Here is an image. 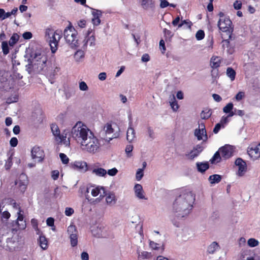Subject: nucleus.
Returning a JSON list of instances; mask_svg holds the SVG:
<instances>
[{
  "mask_svg": "<svg viewBox=\"0 0 260 260\" xmlns=\"http://www.w3.org/2000/svg\"><path fill=\"white\" fill-rule=\"evenodd\" d=\"M194 200L195 196L191 192L182 193L176 199L173 205L174 216L172 219L174 226H182V220L190 213Z\"/></svg>",
  "mask_w": 260,
  "mask_h": 260,
  "instance_id": "obj_1",
  "label": "nucleus"
},
{
  "mask_svg": "<svg viewBox=\"0 0 260 260\" xmlns=\"http://www.w3.org/2000/svg\"><path fill=\"white\" fill-rule=\"evenodd\" d=\"M28 61L29 63L26 67L29 69H36L38 71H44L49 64L47 63V57L45 53L39 50L31 52Z\"/></svg>",
  "mask_w": 260,
  "mask_h": 260,
  "instance_id": "obj_2",
  "label": "nucleus"
},
{
  "mask_svg": "<svg viewBox=\"0 0 260 260\" xmlns=\"http://www.w3.org/2000/svg\"><path fill=\"white\" fill-rule=\"evenodd\" d=\"M93 132L82 121H78L71 129V136L80 145Z\"/></svg>",
  "mask_w": 260,
  "mask_h": 260,
  "instance_id": "obj_3",
  "label": "nucleus"
},
{
  "mask_svg": "<svg viewBox=\"0 0 260 260\" xmlns=\"http://www.w3.org/2000/svg\"><path fill=\"white\" fill-rule=\"evenodd\" d=\"M45 37L49 43L52 52L55 53L57 49L58 42L62 37L61 31L47 28L45 29Z\"/></svg>",
  "mask_w": 260,
  "mask_h": 260,
  "instance_id": "obj_4",
  "label": "nucleus"
},
{
  "mask_svg": "<svg viewBox=\"0 0 260 260\" xmlns=\"http://www.w3.org/2000/svg\"><path fill=\"white\" fill-rule=\"evenodd\" d=\"M77 35V31L71 23L64 30L63 36L65 41L72 48L79 46Z\"/></svg>",
  "mask_w": 260,
  "mask_h": 260,
  "instance_id": "obj_5",
  "label": "nucleus"
},
{
  "mask_svg": "<svg viewBox=\"0 0 260 260\" xmlns=\"http://www.w3.org/2000/svg\"><path fill=\"white\" fill-rule=\"evenodd\" d=\"M80 146L83 150L94 153L99 150L101 145L99 140L92 133L80 144Z\"/></svg>",
  "mask_w": 260,
  "mask_h": 260,
  "instance_id": "obj_6",
  "label": "nucleus"
},
{
  "mask_svg": "<svg viewBox=\"0 0 260 260\" xmlns=\"http://www.w3.org/2000/svg\"><path fill=\"white\" fill-rule=\"evenodd\" d=\"M120 129L115 123H107L104 126L103 138L107 142H110L119 135Z\"/></svg>",
  "mask_w": 260,
  "mask_h": 260,
  "instance_id": "obj_7",
  "label": "nucleus"
},
{
  "mask_svg": "<svg viewBox=\"0 0 260 260\" xmlns=\"http://www.w3.org/2000/svg\"><path fill=\"white\" fill-rule=\"evenodd\" d=\"M93 29L88 28L85 34L84 38L81 43V48L86 50L87 46L94 47L96 44V39Z\"/></svg>",
  "mask_w": 260,
  "mask_h": 260,
  "instance_id": "obj_8",
  "label": "nucleus"
},
{
  "mask_svg": "<svg viewBox=\"0 0 260 260\" xmlns=\"http://www.w3.org/2000/svg\"><path fill=\"white\" fill-rule=\"evenodd\" d=\"M218 16L219 18L217 25L219 29L223 32L230 31L232 22L230 18L222 12H220Z\"/></svg>",
  "mask_w": 260,
  "mask_h": 260,
  "instance_id": "obj_9",
  "label": "nucleus"
},
{
  "mask_svg": "<svg viewBox=\"0 0 260 260\" xmlns=\"http://www.w3.org/2000/svg\"><path fill=\"white\" fill-rule=\"evenodd\" d=\"M51 128L52 134L57 142L64 145L66 146L70 145L69 138L67 137L66 135L65 136L60 135L59 127L56 124H52Z\"/></svg>",
  "mask_w": 260,
  "mask_h": 260,
  "instance_id": "obj_10",
  "label": "nucleus"
},
{
  "mask_svg": "<svg viewBox=\"0 0 260 260\" xmlns=\"http://www.w3.org/2000/svg\"><path fill=\"white\" fill-rule=\"evenodd\" d=\"M67 233L70 240L71 245L75 247L78 244V231L73 224H71L68 227Z\"/></svg>",
  "mask_w": 260,
  "mask_h": 260,
  "instance_id": "obj_11",
  "label": "nucleus"
},
{
  "mask_svg": "<svg viewBox=\"0 0 260 260\" xmlns=\"http://www.w3.org/2000/svg\"><path fill=\"white\" fill-rule=\"evenodd\" d=\"M194 135L199 141H206L207 140L208 136L204 123H199L198 128L194 131Z\"/></svg>",
  "mask_w": 260,
  "mask_h": 260,
  "instance_id": "obj_12",
  "label": "nucleus"
},
{
  "mask_svg": "<svg viewBox=\"0 0 260 260\" xmlns=\"http://www.w3.org/2000/svg\"><path fill=\"white\" fill-rule=\"evenodd\" d=\"M237 167L236 175L239 177L243 176L247 172V165L246 162L241 158H238L235 162Z\"/></svg>",
  "mask_w": 260,
  "mask_h": 260,
  "instance_id": "obj_13",
  "label": "nucleus"
},
{
  "mask_svg": "<svg viewBox=\"0 0 260 260\" xmlns=\"http://www.w3.org/2000/svg\"><path fill=\"white\" fill-rule=\"evenodd\" d=\"M92 234L98 238H107L110 236L107 229L103 226L93 227L91 230Z\"/></svg>",
  "mask_w": 260,
  "mask_h": 260,
  "instance_id": "obj_14",
  "label": "nucleus"
},
{
  "mask_svg": "<svg viewBox=\"0 0 260 260\" xmlns=\"http://www.w3.org/2000/svg\"><path fill=\"white\" fill-rule=\"evenodd\" d=\"M92 15L91 22L94 26L99 25L101 23V18L103 12L100 10L90 8Z\"/></svg>",
  "mask_w": 260,
  "mask_h": 260,
  "instance_id": "obj_15",
  "label": "nucleus"
},
{
  "mask_svg": "<svg viewBox=\"0 0 260 260\" xmlns=\"http://www.w3.org/2000/svg\"><path fill=\"white\" fill-rule=\"evenodd\" d=\"M247 152L253 160L260 157V143L257 145H252L248 147Z\"/></svg>",
  "mask_w": 260,
  "mask_h": 260,
  "instance_id": "obj_16",
  "label": "nucleus"
},
{
  "mask_svg": "<svg viewBox=\"0 0 260 260\" xmlns=\"http://www.w3.org/2000/svg\"><path fill=\"white\" fill-rule=\"evenodd\" d=\"M31 153L32 158L38 162L42 161L45 156L44 151L41 147L37 146H35L32 148Z\"/></svg>",
  "mask_w": 260,
  "mask_h": 260,
  "instance_id": "obj_17",
  "label": "nucleus"
},
{
  "mask_svg": "<svg viewBox=\"0 0 260 260\" xmlns=\"http://www.w3.org/2000/svg\"><path fill=\"white\" fill-rule=\"evenodd\" d=\"M219 149L221 157L225 159L229 158L233 155L234 148L231 145H225Z\"/></svg>",
  "mask_w": 260,
  "mask_h": 260,
  "instance_id": "obj_18",
  "label": "nucleus"
},
{
  "mask_svg": "<svg viewBox=\"0 0 260 260\" xmlns=\"http://www.w3.org/2000/svg\"><path fill=\"white\" fill-rule=\"evenodd\" d=\"M89 191L91 195L94 197L99 196L100 198H103L105 196L106 190L103 186H92L90 188L88 189L87 191L89 192Z\"/></svg>",
  "mask_w": 260,
  "mask_h": 260,
  "instance_id": "obj_19",
  "label": "nucleus"
},
{
  "mask_svg": "<svg viewBox=\"0 0 260 260\" xmlns=\"http://www.w3.org/2000/svg\"><path fill=\"white\" fill-rule=\"evenodd\" d=\"M70 166L72 169L84 173L88 170L87 164L84 161H75L71 162Z\"/></svg>",
  "mask_w": 260,
  "mask_h": 260,
  "instance_id": "obj_20",
  "label": "nucleus"
},
{
  "mask_svg": "<svg viewBox=\"0 0 260 260\" xmlns=\"http://www.w3.org/2000/svg\"><path fill=\"white\" fill-rule=\"evenodd\" d=\"M44 71L50 77H53L59 72L60 68L55 63H50L49 67H46Z\"/></svg>",
  "mask_w": 260,
  "mask_h": 260,
  "instance_id": "obj_21",
  "label": "nucleus"
},
{
  "mask_svg": "<svg viewBox=\"0 0 260 260\" xmlns=\"http://www.w3.org/2000/svg\"><path fill=\"white\" fill-rule=\"evenodd\" d=\"M99 163L94 164L91 168L92 174L99 177L105 178L107 176V171L101 167H100Z\"/></svg>",
  "mask_w": 260,
  "mask_h": 260,
  "instance_id": "obj_22",
  "label": "nucleus"
},
{
  "mask_svg": "<svg viewBox=\"0 0 260 260\" xmlns=\"http://www.w3.org/2000/svg\"><path fill=\"white\" fill-rule=\"evenodd\" d=\"M134 190L135 196L139 200H147V198L145 195L142 186L140 184H136L134 187Z\"/></svg>",
  "mask_w": 260,
  "mask_h": 260,
  "instance_id": "obj_23",
  "label": "nucleus"
},
{
  "mask_svg": "<svg viewBox=\"0 0 260 260\" xmlns=\"http://www.w3.org/2000/svg\"><path fill=\"white\" fill-rule=\"evenodd\" d=\"M203 147L201 146L198 145L195 146L189 152L186 154V156L188 159L192 160L195 157H197L203 151Z\"/></svg>",
  "mask_w": 260,
  "mask_h": 260,
  "instance_id": "obj_24",
  "label": "nucleus"
},
{
  "mask_svg": "<svg viewBox=\"0 0 260 260\" xmlns=\"http://www.w3.org/2000/svg\"><path fill=\"white\" fill-rule=\"evenodd\" d=\"M18 217L17 218V224L19 230H24L26 228V222L24 220V216L23 214V211L19 209L17 212Z\"/></svg>",
  "mask_w": 260,
  "mask_h": 260,
  "instance_id": "obj_25",
  "label": "nucleus"
},
{
  "mask_svg": "<svg viewBox=\"0 0 260 260\" xmlns=\"http://www.w3.org/2000/svg\"><path fill=\"white\" fill-rule=\"evenodd\" d=\"M20 178L21 180L16 181L15 184L19 187L21 192H24L27 184V176L22 174L20 176Z\"/></svg>",
  "mask_w": 260,
  "mask_h": 260,
  "instance_id": "obj_26",
  "label": "nucleus"
},
{
  "mask_svg": "<svg viewBox=\"0 0 260 260\" xmlns=\"http://www.w3.org/2000/svg\"><path fill=\"white\" fill-rule=\"evenodd\" d=\"M105 196L106 197V202L108 205L112 206L116 204L117 199L115 193L109 192L107 194L105 193Z\"/></svg>",
  "mask_w": 260,
  "mask_h": 260,
  "instance_id": "obj_27",
  "label": "nucleus"
},
{
  "mask_svg": "<svg viewBox=\"0 0 260 260\" xmlns=\"http://www.w3.org/2000/svg\"><path fill=\"white\" fill-rule=\"evenodd\" d=\"M141 7L145 10H153L155 3L153 0H138Z\"/></svg>",
  "mask_w": 260,
  "mask_h": 260,
  "instance_id": "obj_28",
  "label": "nucleus"
},
{
  "mask_svg": "<svg viewBox=\"0 0 260 260\" xmlns=\"http://www.w3.org/2000/svg\"><path fill=\"white\" fill-rule=\"evenodd\" d=\"M136 138V132L134 128L133 127V126H128L126 132V139L127 140L132 143L134 142Z\"/></svg>",
  "mask_w": 260,
  "mask_h": 260,
  "instance_id": "obj_29",
  "label": "nucleus"
},
{
  "mask_svg": "<svg viewBox=\"0 0 260 260\" xmlns=\"http://www.w3.org/2000/svg\"><path fill=\"white\" fill-rule=\"evenodd\" d=\"M138 257L140 259H150L152 257V255L151 252L145 251H138Z\"/></svg>",
  "mask_w": 260,
  "mask_h": 260,
  "instance_id": "obj_30",
  "label": "nucleus"
},
{
  "mask_svg": "<svg viewBox=\"0 0 260 260\" xmlns=\"http://www.w3.org/2000/svg\"><path fill=\"white\" fill-rule=\"evenodd\" d=\"M86 50H78L74 54V59L77 62H80L83 60L85 56V51Z\"/></svg>",
  "mask_w": 260,
  "mask_h": 260,
  "instance_id": "obj_31",
  "label": "nucleus"
},
{
  "mask_svg": "<svg viewBox=\"0 0 260 260\" xmlns=\"http://www.w3.org/2000/svg\"><path fill=\"white\" fill-rule=\"evenodd\" d=\"M221 63V58L220 57L213 56L210 59V66L213 69L218 68Z\"/></svg>",
  "mask_w": 260,
  "mask_h": 260,
  "instance_id": "obj_32",
  "label": "nucleus"
},
{
  "mask_svg": "<svg viewBox=\"0 0 260 260\" xmlns=\"http://www.w3.org/2000/svg\"><path fill=\"white\" fill-rule=\"evenodd\" d=\"M220 248L219 245L216 242H212L208 247L207 252L209 254H213Z\"/></svg>",
  "mask_w": 260,
  "mask_h": 260,
  "instance_id": "obj_33",
  "label": "nucleus"
},
{
  "mask_svg": "<svg viewBox=\"0 0 260 260\" xmlns=\"http://www.w3.org/2000/svg\"><path fill=\"white\" fill-rule=\"evenodd\" d=\"M38 243L40 246L43 250H46L48 248V241L46 238L43 235H40L38 240Z\"/></svg>",
  "mask_w": 260,
  "mask_h": 260,
  "instance_id": "obj_34",
  "label": "nucleus"
},
{
  "mask_svg": "<svg viewBox=\"0 0 260 260\" xmlns=\"http://www.w3.org/2000/svg\"><path fill=\"white\" fill-rule=\"evenodd\" d=\"M222 47L225 49L226 48V52L232 54L234 52V48L233 47L231 46L230 42L229 40H224L222 41Z\"/></svg>",
  "mask_w": 260,
  "mask_h": 260,
  "instance_id": "obj_35",
  "label": "nucleus"
},
{
  "mask_svg": "<svg viewBox=\"0 0 260 260\" xmlns=\"http://www.w3.org/2000/svg\"><path fill=\"white\" fill-rule=\"evenodd\" d=\"M197 168L198 171L200 172L203 173L209 168V164L207 162H197Z\"/></svg>",
  "mask_w": 260,
  "mask_h": 260,
  "instance_id": "obj_36",
  "label": "nucleus"
},
{
  "mask_svg": "<svg viewBox=\"0 0 260 260\" xmlns=\"http://www.w3.org/2000/svg\"><path fill=\"white\" fill-rule=\"evenodd\" d=\"M211 184H215L219 182L221 180V176L218 174H214L209 176L208 179Z\"/></svg>",
  "mask_w": 260,
  "mask_h": 260,
  "instance_id": "obj_37",
  "label": "nucleus"
},
{
  "mask_svg": "<svg viewBox=\"0 0 260 260\" xmlns=\"http://www.w3.org/2000/svg\"><path fill=\"white\" fill-rule=\"evenodd\" d=\"M192 24L189 20H181L180 23L178 24V28L184 27L186 28H190Z\"/></svg>",
  "mask_w": 260,
  "mask_h": 260,
  "instance_id": "obj_38",
  "label": "nucleus"
},
{
  "mask_svg": "<svg viewBox=\"0 0 260 260\" xmlns=\"http://www.w3.org/2000/svg\"><path fill=\"white\" fill-rule=\"evenodd\" d=\"M19 39V36L17 34L15 33L13 34L9 41V45L13 46L18 42Z\"/></svg>",
  "mask_w": 260,
  "mask_h": 260,
  "instance_id": "obj_39",
  "label": "nucleus"
},
{
  "mask_svg": "<svg viewBox=\"0 0 260 260\" xmlns=\"http://www.w3.org/2000/svg\"><path fill=\"white\" fill-rule=\"evenodd\" d=\"M226 73V75L230 78L231 81L235 80L236 72L232 68H228Z\"/></svg>",
  "mask_w": 260,
  "mask_h": 260,
  "instance_id": "obj_40",
  "label": "nucleus"
},
{
  "mask_svg": "<svg viewBox=\"0 0 260 260\" xmlns=\"http://www.w3.org/2000/svg\"><path fill=\"white\" fill-rule=\"evenodd\" d=\"M221 154L220 152H219V149L218 151H217L214 155H213L212 159H211L210 161L212 164H214L216 162H218L220 161L221 159Z\"/></svg>",
  "mask_w": 260,
  "mask_h": 260,
  "instance_id": "obj_41",
  "label": "nucleus"
},
{
  "mask_svg": "<svg viewBox=\"0 0 260 260\" xmlns=\"http://www.w3.org/2000/svg\"><path fill=\"white\" fill-rule=\"evenodd\" d=\"M10 77V74L6 72H2L0 73V81L2 83L5 82L8 80V78Z\"/></svg>",
  "mask_w": 260,
  "mask_h": 260,
  "instance_id": "obj_42",
  "label": "nucleus"
},
{
  "mask_svg": "<svg viewBox=\"0 0 260 260\" xmlns=\"http://www.w3.org/2000/svg\"><path fill=\"white\" fill-rule=\"evenodd\" d=\"M79 88L82 91H87L89 87L84 81H80L79 82Z\"/></svg>",
  "mask_w": 260,
  "mask_h": 260,
  "instance_id": "obj_43",
  "label": "nucleus"
},
{
  "mask_svg": "<svg viewBox=\"0 0 260 260\" xmlns=\"http://www.w3.org/2000/svg\"><path fill=\"white\" fill-rule=\"evenodd\" d=\"M248 246L250 247H254L259 244L258 241L254 238H250L247 241Z\"/></svg>",
  "mask_w": 260,
  "mask_h": 260,
  "instance_id": "obj_44",
  "label": "nucleus"
},
{
  "mask_svg": "<svg viewBox=\"0 0 260 260\" xmlns=\"http://www.w3.org/2000/svg\"><path fill=\"white\" fill-rule=\"evenodd\" d=\"M3 208L4 207H2L1 205H0V212L2 213V218L3 219H6V220L8 219L10 217V213L7 211H3Z\"/></svg>",
  "mask_w": 260,
  "mask_h": 260,
  "instance_id": "obj_45",
  "label": "nucleus"
},
{
  "mask_svg": "<svg viewBox=\"0 0 260 260\" xmlns=\"http://www.w3.org/2000/svg\"><path fill=\"white\" fill-rule=\"evenodd\" d=\"M2 48L4 54L7 55L9 52V49L7 42L4 41L2 44Z\"/></svg>",
  "mask_w": 260,
  "mask_h": 260,
  "instance_id": "obj_46",
  "label": "nucleus"
},
{
  "mask_svg": "<svg viewBox=\"0 0 260 260\" xmlns=\"http://www.w3.org/2000/svg\"><path fill=\"white\" fill-rule=\"evenodd\" d=\"M144 176V171L143 169H138L137 171L136 174V179L137 181H140L141 180L142 177Z\"/></svg>",
  "mask_w": 260,
  "mask_h": 260,
  "instance_id": "obj_47",
  "label": "nucleus"
},
{
  "mask_svg": "<svg viewBox=\"0 0 260 260\" xmlns=\"http://www.w3.org/2000/svg\"><path fill=\"white\" fill-rule=\"evenodd\" d=\"M233 109V104L232 103H230L228 104L224 107L223 108V111L225 113H229L231 112Z\"/></svg>",
  "mask_w": 260,
  "mask_h": 260,
  "instance_id": "obj_48",
  "label": "nucleus"
},
{
  "mask_svg": "<svg viewBox=\"0 0 260 260\" xmlns=\"http://www.w3.org/2000/svg\"><path fill=\"white\" fill-rule=\"evenodd\" d=\"M133 146L132 144L127 145L125 147V152L128 157H130L132 156V152L133 150Z\"/></svg>",
  "mask_w": 260,
  "mask_h": 260,
  "instance_id": "obj_49",
  "label": "nucleus"
},
{
  "mask_svg": "<svg viewBox=\"0 0 260 260\" xmlns=\"http://www.w3.org/2000/svg\"><path fill=\"white\" fill-rule=\"evenodd\" d=\"M118 171L116 168L109 169L107 171V175L108 174L110 176H115L118 173Z\"/></svg>",
  "mask_w": 260,
  "mask_h": 260,
  "instance_id": "obj_50",
  "label": "nucleus"
},
{
  "mask_svg": "<svg viewBox=\"0 0 260 260\" xmlns=\"http://www.w3.org/2000/svg\"><path fill=\"white\" fill-rule=\"evenodd\" d=\"M31 225H32V227L34 228V229L37 232V233L38 234H39V233L40 232V230L38 228L37 220L36 219H34V218L32 219L31 220Z\"/></svg>",
  "mask_w": 260,
  "mask_h": 260,
  "instance_id": "obj_51",
  "label": "nucleus"
},
{
  "mask_svg": "<svg viewBox=\"0 0 260 260\" xmlns=\"http://www.w3.org/2000/svg\"><path fill=\"white\" fill-rule=\"evenodd\" d=\"M205 37V33L203 30H198L196 35V39L198 40H202Z\"/></svg>",
  "mask_w": 260,
  "mask_h": 260,
  "instance_id": "obj_52",
  "label": "nucleus"
},
{
  "mask_svg": "<svg viewBox=\"0 0 260 260\" xmlns=\"http://www.w3.org/2000/svg\"><path fill=\"white\" fill-rule=\"evenodd\" d=\"M59 157L63 164H67L69 162V159L65 154L60 153Z\"/></svg>",
  "mask_w": 260,
  "mask_h": 260,
  "instance_id": "obj_53",
  "label": "nucleus"
},
{
  "mask_svg": "<svg viewBox=\"0 0 260 260\" xmlns=\"http://www.w3.org/2000/svg\"><path fill=\"white\" fill-rule=\"evenodd\" d=\"M170 106H171L172 110L174 112H177L179 107L177 101H176L175 102H174L173 103L171 102V103L170 104Z\"/></svg>",
  "mask_w": 260,
  "mask_h": 260,
  "instance_id": "obj_54",
  "label": "nucleus"
},
{
  "mask_svg": "<svg viewBox=\"0 0 260 260\" xmlns=\"http://www.w3.org/2000/svg\"><path fill=\"white\" fill-rule=\"evenodd\" d=\"M147 132L149 137L151 139L153 140L155 138V134L154 133L153 129L151 127H148L147 128Z\"/></svg>",
  "mask_w": 260,
  "mask_h": 260,
  "instance_id": "obj_55",
  "label": "nucleus"
},
{
  "mask_svg": "<svg viewBox=\"0 0 260 260\" xmlns=\"http://www.w3.org/2000/svg\"><path fill=\"white\" fill-rule=\"evenodd\" d=\"M149 246L153 250H158L160 247L159 244L152 241L149 242Z\"/></svg>",
  "mask_w": 260,
  "mask_h": 260,
  "instance_id": "obj_56",
  "label": "nucleus"
},
{
  "mask_svg": "<svg viewBox=\"0 0 260 260\" xmlns=\"http://www.w3.org/2000/svg\"><path fill=\"white\" fill-rule=\"evenodd\" d=\"M229 121V117L226 116H222L221 118L220 123L222 124V128H223L228 122Z\"/></svg>",
  "mask_w": 260,
  "mask_h": 260,
  "instance_id": "obj_57",
  "label": "nucleus"
},
{
  "mask_svg": "<svg viewBox=\"0 0 260 260\" xmlns=\"http://www.w3.org/2000/svg\"><path fill=\"white\" fill-rule=\"evenodd\" d=\"M163 32L166 38L171 39L173 36L172 32L166 28L164 29Z\"/></svg>",
  "mask_w": 260,
  "mask_h": 260,
  "instance_id": "obj_58",
  "label": "nucleus"
},
{
  "mask_svg": "<svg viewBox=\"0 0 260 260\" xmlns=\"http://www.w3.org/2000/svg\"><path fill=\"white\" fill-rule=\"evenodd\" d=\"M245 96V92L243 91L239 92L235 96V99L237 101H241Z\"/></svg>",
  "mask_w": 260,
  "mask_h": 260,
  "instance_id": "obj_59",
  "label": "nucleus"
},
{
  "mask_svg": "<svg viewBox=\"0 0 260 260\" xmlns=\"http://www.w3.org/2000/svg\"><path fill=\"white\" fill-rule=\"evenodd\" d=\"M59 175L58 170H53L51 172V177L54 180H56L58 178Z\"/></svg>",
  "mask_w": 260,
  "mask_h": 260,
  "instance_id": "obj_60",
  "label": "nucleus"
},
{
  "mask_svg": "<svg viewBox=\"0 0 260 260\" xmlns=\"http://www.w3.org/2000/svg\"><path fill=\"white\" fill-rule=\"evenodd\" d=\"M211 114V113L209 111H208L206 112L203 111L201 114V117L202 119H206L210 117Z\"/></svg>",
  "mask_w": 260,
  "mask_h": 260,
  "instance_id": "obj_61",
  "label": "nucleus"
},
{
  "mask_svg": "<svg viewBox=\"0 0 260 260\" xmlns=\"http://www.w3.org/2000/svg\"><path fill=\"white\" fill-rule=\"evenodd\" d=\"M150 60V56L147 53L144 54L141 57V61L143 62H147Z\"/></svg>",
  "mask_w": 260,
  "mask_h": 260,
  "instance_id": "obj_62",
  "label": "nucleus"
},
{
  "mask_svg": "<svg viewBox=\"0 0 260 260\" xmlns=\"http://www.w3.org/2000/svg\"><path fill=\"white\" fill-rule=\"evenodd\" d=\"M77 25L80 28H84L86 25V21L84 19H81L77 21Z\"/></svg>",
  "mask_w": 260,
  "mask_h": 260,
  "instance_id": "obj_63",
  "label": "nucleus"
},
{
  "mask_svg": "<svg viewBox=\"0 0 260 260\" xmlns=\"http://www.w3.org/2000/svg\"><path fill=\"white\" fill-rule=\"evenodd\" d=\"M74 213V210L72 208L67 207L65 209L64 213L68 216H71Z\"/></svg>",
  "mask_w": 260,
  "mask_h": 260,
  "instance_id": "obj_64",
  "label": "nucleus"
}]
</instances>
